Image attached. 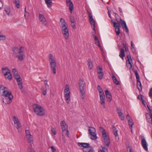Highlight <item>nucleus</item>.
<instances>
[{
  "instance_id": "25",
  "label": "nucleus",
  "mask_w": 152,
  "mask_h": 152,
  "mask_svg": "<svg viewBox=\"0 0 152 152\" xmlns=\"http://www.w3.org/2000/svg\"><path fill=\"white\" fill-rule=\"evenodd\" d=\"M98 89L100 96L101 95H104L103 89L100 86H98Z\"/></svg>"
},
{
  "instance_id": "29",
  "label": "nucleus",
  "mask_w": 152,
  "mask_h": 152,
  "mask_svg": "<svg viewBox=\"0 0 152 152\" xmlns=\"http://www.w3.org/2000/svg\"><path fill=\"white\" fill-rule=\"evenodd\" d=\"M19 0H13V3L15 5L16 7L17 8H19L20 7Z\"/></svg>"
},
{
  "instance_id": "56",
  "label": "nucleus",
  "mask_w": 152,
  "mask_h": 152,
  "mask_svg": "<svg viewBox=\"0 0 152 152\" xmlns=\"http://www.w3.org/2000/svg\"><path fill=\"white\" fill-rule=\"evenodd\" d=\"M50 148L51 149V150L52 151V152H56V149L54 146H51L50 147Z\"/></svg>"
},
{
  "instance_id": "60",
  "label": "nucleus",
  "mask_w": 152,
  "mask_h": 152,
  "mask_svg": "<svg viewBox=\"0 0 152 152\" xmlns=\"http://www.w3.org/2000/svg\"><path fill=\"white\" fill-rule=\"evenodd\" d=\"M126 66L127 68L129 69H130L132 67V65H130V64H128L126 63Z\"/></svg>"
},
{
  "instance_id": "37",
  "label": "nucleus",
  "mask_w": 152,
  "mask_h": 152,
  "mask_svg": "<svg viewBox=\"0 0 152 152\" xmlns=\"http://www.w3.org/2000/svg\"><path fill=\"white\" fill-rule=\"evenodd\" d=\"M97 71L98 74L99 73H102L103 72L102 68L100 67L99 66H98L97 67Z\"/></svg>"
},
{
  "instance_id": "62",
  "label": "nucleus",
  "mask_w": 152,
  "mask_h": 152,
  "mask_svg": "<svg viewBox=\"0 0 152 152\" xmlns=\"http://www.w3.org/2000/svg\"><path fill=\"white\" fill-rule=\"evenodd\" d=\"M111 22H112L113 23V26L114 27H115L116 26V25L117 24V23H116L115 22H114L113 21V20H111Z\"/></svg>"
},
{
  "instance_id": "53",
  "label": "nucleus",
  "mask_w": 152,
  "mask_h": 152,
  "mask_svg": "<svg viewBox=\"0 0 152 152\" xmlns=\"http://www.w3.org/2000/svg\"><path fill=\"white\" fill-rule=\"evenodd\" d=\"M5 39V37L3 35H0V40H3Z\"/></svg>"
},
{
  "instance_id": "30",
  "label": "nucleus",
  "mask_w": 152,
  "mask_h": 152,
  "mask_svg": "<svg viewBox=\"0 0 152 152\" xmlns=\"http://www.w3.org/2000/svg\"><path fill=\"white\" fill-rule=\"evenodd\" d=\"M120 23H121L122 26L123 27H124L125 26H127L126 22L124 20H123L121 19L120 18V21L119 22Z\"/></svg>"
},
{
  "instance_id": "31",
  "label": "nucleus",
  "mask_w": 152,
  "mask_h": 152,
  "mask_svg": "<svg viewBox=\"0 0 152 152\" xmlns=\"http://www.w3.org/2000/svg\"><path fill=\"white\" fill-rule=\"evenodd\" d=\"M128 59V63L127 61H126V63L128 64H130V65H132L131 61H132V59L131 58V56L129 55H128L127 57Z\"/></svg>"
},
{
  "instance_id": "41",
  "label": "nucleus",
  "mask_w": 152,
  "mask_h": 152,
  "mask_svg": "<svg viewBox=\"0 0 152 152\" xmlns=\"http://www.w3.org/2000/svg\"><path fill=\"white\" fill-rule=\"evenodd\" d=\"M108 102H110L112 100V96L111 95H109L106 96Z\"/></svg>"
},
{
  "instance_id": "23",
  "label": "nucleus",
  "mask_w": 152,
  "mask_h": 152,
  "mask_svg": "<svg viewBox=\"0 0 152 152\" xmlns=\"http://www.w3.org/2000/svg\"><path fill=\"white\" fill-rule=\"evenodd\" d=\"M112 78L113 82L116 85H120V82L117 80L115 76L113 75L112 76Z\"/></svg>"
},
{
  "instance_id": "36",
  "label": "nucleus",
  "mask_w": 152,
  "mask_h": 152,
  "mask_svg": "<svg viewBox=\"0 0 152 152\" xmlns=\"http://www.w3.org/2000/svg\"><path fill=\"white\" fill-rule=\"evenodd\" d=\"M25 133L26 134V135L27 136H28V139H30L31 138V135L30 134L29 131L28 130H26L25 131Z\"/></svg>"
},
{
  "instance_id": "3",
  "label": "nucleus",
  "mask_w": 152,
  "mask_h": 152,
  "mask_svg": "<svg viewBox=\"0 0 152 152\" xmlns=\"http://www.w3.org/2000/svg\"><path fill=\"white\" fill-rule=\"evenodd\" d=\"M32 107L36 115L39 116L44 115L45 113V110L41 106L37 104H34Z\"/></svg>"
},
{
  "instance_id": "58",
  "label": "nucleus",
  "mask_w": 152,
  "mask_h": 152,
  "mask_svg": "<svg viewBox=\"0 0 152 152\" xmlns=\"http://www.w3.org/2000/svg\"><path fill=\"white\" fill-rule=\"evenodd\" d=\"M105 93L106 96H107L108 95L111 94L108 90H105Z\"/></svg>"
},
{
  "instance_id": "26",
  "label": "nucleus",
  "mask_w": 152,
  "mask_h": 152,
  "mask_svg": "<svg viewBox=\"0 0 152 152\" xmlns=\"http://www.w3.org/2000/svg\"><path fill=\"white\" fill-rule=\"evenodd\" d=\"M112 127L114 131L113 134L114 135L115 138H116L117 137H118V131L117 130H116V128L114 126H112Z\"/></svg>"
},
{
  "instance_id": "21",
  "label": "nucleus",
  "mask_w": 152,
  "mask_h": 152,
  "mask_svg": "<svg viewBox=\"0 0 152 152\" xmlns=\"http://www.w3.org/2000/svg\"><path fill=\"white\" fill-rule=\"evenodd\" d=\"M125 55L124 50L123 48H121V49L119 56L123 60Z\"/></svg>"
},
{
  "instance_id": "15",
  "label": "nucleus",
  "mask_w": 152,
  "mask_h": 152,
  "mask_svg": "<svg viewBox=\"0 0 152 152\" xmlns=\"http://www.w3.org/2000/svg\"><path fill=\"white\" fill-rule=\"evenodd\" d=\"M141 143L144 149L146 151L148 150L147 143L144 138L142 139V140Z\"/></svg>"
},
{
  "instance_id": "17",
  "label": "nucleus",
  "mask_w": 152,
  "mask_h": 152,
  "mask_svg": "<svg viewBox=\"0 0 152 152\" xmlns=\"http://www.w3.org/2000/svg\"><path fill=\"white\" fill-rule=\"evenodd\" d=\"M134 74L136 77L137 80V86H141L140 82V77L137 71H134Z\"/></svg>"
},
{
  "instance_id": "42",
  "label": "nucleus",
  "mask_w": 152,
  "mask_h": 152,
  "mask_svg": "<svg viewBox=\"0 0 152 152\" xmlns=\"http://www.w3.org/2000/svg\"><path fill=\"white\" fill-rule=\"evenodd\" d=\"M13 120L14 123L15 124H17L19 122L18 120L16 118L15 116L13 117Z\"/></svg>"
},
{
  "instance_id": "1",
  "label": "nucleus",
  "mask_w": 152,
  "mask_h": 152,
  "mask_svg": "<svg viewBox=\"0 0 152 152\" xmlns=\"http://www.w3.org/2000/svg\"><path fill=\"white\" fill-rule=\"evenodd\" d=\"M2 93V96L5 97L3 102L6 104H10L13 97L11 91H8L7 88L4 86H0V94Z\"/></svg>"
},
{
  "instance_id": "48",
  "label": "nucleus",
  "mask_w": 152,
  "mask_h": 152,
  "mask_svg": "<svg viewBox=\"0 0 152 152\" xmlns=\"http://www.w3.org/2000/svg\"><path fill=\"white\" fill-rule=\"evenodd\" d=\"M31 147H29L28 151L30 152H35L34 150L31 148Z\"/></svg>"
},
{
  "instance_id": "38",
  "label": "nucleus",
  "mask_w": 152,
  "mask_h": 152,
  "mask_svg": "<svg viewBox=\"0 0 152 152\" xmlns=\"http://www.w3.org/2000/svg\"><path fill=\"white\" fill-rule=\"evenodd\" d=\"M83 152H95L94 150L92 149H90L88 150H86V149H83Z\"/></svg>"
},
{
  "instance_id": "54",
  "label": "nucleus",
  "mask_w": 152,
  "mask_h": 152,
  "mask_svg": "<svg viewBox=\"0 0 152 152\" xmlns=\"http://www.w3.org/2000/svg\"><path fill=\"white\" fill-rule=\"evenodd\" d=\"M131 49L134 53L135 54H137V52L135 48H131Z\"/></svg>"
},
{
  "instance_id": "55",
  "label": "nucleus",
  "mask_w": 152,
  "mask_h": 152,
  "mask_svg": "<svg viewBox=\"0 0 152 152\" xmlns=\"http://www.w3.org/2000/svg\"><path fill=\"white\" fill-rule=\"evenodd\" d=\"M51 131L52 133H53L54 135H55L56 134V132L54 128H52Z\"/></svg>"
},
{
  "instance_id": "27",
  "label": "nucleus",
  "mask_w": 152,
  "mask_h": 152,
  "mask_svg": "<svg viewBox=\"0 0 152 152\" xmlns=\"http://www.w3.org/2000/svg\"><path fill=\"white\" fill-rule=\"evenodd\" d=\"M102 149L99 150L98 152H108V149L105 146H101Z\"/></svg>"
},
{
  "instance_id": "28",
  "label": "nucleus",
  "mask_w": 152,
  "mask_h": 152,
  "mask_svg": "<svg viewBox=\"0 0 152 152\" xmlns=\"http://www.w3.org/2000/svg\"><path fill=\"white\" fill-rule=\"evenodd\" d=\"M60 22L61 24V27H62V26H65L67 25L65 20L63 18H61L60 19Z\"/></svg>"
},
{
  "instance_id": "7",
  "label": "nucleus",
  "mask_w": 152,
  "mask_h": 152,
  "mask_svg": "<svg viewBox=\"0 0 152 152\" xmlns=\"http://www.w3.org/2000/svg\"><path fill=\"white\" fill-rule=\"evenodd\" d=\"M87 12L89 16V21L91 25L92 28L95 31V21L93 18L92 14L88 10L87 11Z\"/></svg>"
},
{
  "instance_id": "61",
  "label": "nucleus",
  "mask_w": 152,
  "mask_h": 152,
  "mask_svg": "<svg viewBox=\"0 0 152 152\" xmlns=\"http://www.w3.org/2000/svg\"><path fill=\"white\" fill-rule=\"evenodd\" d=\"M92 35L93 37H94V39L95 41H97V40H98V38L95 35H94V34H93V33Z\"/></svg>"
},
{
  "instance_id": "39",
  "label": "nucleus",
  "mask_w": 152,
  "mask_h": 152,
  "mask_svg": "<svg viewBox=\"0 0 152 152\" xmlns=\"http://www.w3.org/2000/svg\"><path fill=\"white\" fill-rule=\"evenodd\" d=\"M140 97H141V101L142 102V103L144 105V106L145 107H146V104H145V102L144 100L143 99V97H144V96L143 95H140Z\"/></svg>"
},
{
  "instance_id": "50",
  "label": "nucleus",
  "mask_w": 152,
  "mask_h": 152,
  "mask_svg": "<svg viewBox=\"0 0 152 152\" xmlns=\"http://www.w3.org/2000/svg\"><path fill=\"white\" fill-rule=\"evenodd\" d=\"M70 21L71 22V23H74L75 19L73 17L71 16L70 18Z\"/></svg>"
},
{
  "instance_id": "2",
  "label": "nucleus",
  "mask_w": 152,
  "mask_h": 152,
  "mask_svg": "<svg viewBox=\"0 0 152 152\" xmlns=\"http://www.w3.org/2000/svg\"><path fill=\"white\" fill-rule=\"evenodd\" d=\"M13 55L15 57L18 58L20 61H22L24 59V50L22 46L20 48L14 47L12 48Z\"/></svg>"
},
{
  "instance_id": "57",
  "label": "nucleus",
  "mask_w": 152,
  "mask_h": 152,
  "mask_svg": "<svg viewBox=\"0 0 152 152\" xmlns=\"http://www.w3.org/2000/svg\"><path fill=\"white\" fill-rule=\"evenodd\" d=\"M2 70L3 73H5V72L7 70H9L8 68L7 67L3 68L2 69Z\"/></svg>"
},
{
  "instance_id": "43",
  "label": "nucleus",
  "mask_w": 152,
  "mask_h": 152,
  "mask_svg": "<svg viewBox=\"0 0 152 152\" xmlns=\"http://www.w3.org/2000/svg\"><path fill=\"white\" fill-rule=\"evenodd\" d=\"M98 77L99 79L101 80L102 79L103 77V76L104 75V74L103 72L102 73H98Z\"/></svg>"
},
{
  "instance_id": "47",
  "label": "nucleus",
  "mask_w": 152,
  "mask_h": 152,
  "mask_svg": "<svg viewBox=\"0 0 152 152\" xmlns=\"http://www.w3.org/2000/svg\"><path fill=\"white\" fill-rule=\"evenodd\" d=\"M148 108L150 111V113L151 114V117L152 118V109L150 108L148 105L147 106Z\"/></svg>"
},
{
  "instance_id": "35",
  "label": "nucleus",
  "mask_w": 152,
  "mask_h": 152,
  "mask_svg": "<svg viewBox=\"0 0 152 152\" xmlns=\"http://www.w3.org/2000/svg\"><path fill=\"white\" fill-rule=\"evenodd\" d=\"M15 79L17 81L18 86H22V81L20 77L18 78V79Z\"/></svg>"
},
{
  "instance_id": "18",
  "label": "nucleus",
  "mask_w": 152,
  "mask_h": 152,
  "mask_svg": "<svg viewBox=\"0 0 152 152\" xmlns=\"http://www.w3.org/2000/svg\"><path fill=\"white\" fill-rule=\"evenodd\" d=\"M66 4L67 6L69 7V10L70 13L72 14L73 10L74 9V6L72 3L71 2L68 3H67Z\"/></svg>"
},
{
  "instance_id": "33",
  "label": "nucleus",
  "mask_w": 152,
  "mask_h": 152,
  "mask_svg": "<svg viewBox=\"0 0 152 152\" xmlns=\"http://www.w3.org/2000/svg\"><path fill=\"white\" fill-rule=\"evenodd\" d=\"M126 148L128 152H132L133 151H132V147L130 144H129L127 145L126 146Z\"/></svg>"
},
{
  "instance_id": "46",
  "label": "nucleus",
  "mask_w": 152,
  "mask_h": 152,
  "mask_svg": "<svg viewBox=\"0 0 152 152\" xmlns=\"http://www.w3.org/2000/svg\"><path fill=\"white\" fill-rule=\"evenodd\" d=\"M64 134H65L66 136L67 137H69V132L68 129L65 131V133Z\"/></svg>"
},
{
  "instance_id": "5",
  "label": "nucleus",
  "mask_w": 152,
  "mask_h": 152,
  "mask_svg": "<svg viewBox=\"0 0 152 152\" xmlns=\"http://www.w3.org/2000/svg\"><path fill=\"white\" fill-rule=\"evenodd\" d=\"M49 57L51 69L53 73L54 74H56V62L53 58V55L51 54L50 53L49 54Z\"/></svg>"
},
{
  "instance_id": "4",
  "label": "nucleus",
  "mask_w": 152,
  "mask_h": 152,
  "mask_svg": "<svg viewBox=\"0 0 152 152\" xmlns=\"http://www.w3.org/2000/svg\"><path fill=\"white\" fill-rule=\"evenodd\" d=\"M99 130L102 134L104 142L105 145L108 147L110 143L109 136L107 134V133L105 129L102 127L100 126L99 127Z\"/></svg>"
},
{
  "instance_id": "45",
  "label": "nucleus",
  "mask_w": 152,
  "mask_h": 152,
  "mask_svg": "<svg viewBox=\"0 0 152 152\" xmlns=\"http://www.w3.org/2000/svg\"><path fill=\"white\" fill-rule=\"evenodd\" d=\"M88 67L89 69H91L93 66L92 63L90 61H88Z\"/></svg>"
},
{
  "instance_id": "63",
  "label": "nucleus",
  "mask_w": 152,
  "mask_h": 152,
  "mask_svg": "<svg viewBox=\"0 0 152 152\" xmlns=\"http://www.w3.org/2000/svg\"><path fill=\"white\" fill-rule=\"evenodd\" d=\"M19 89L21 90L22 92H24V91L23 89V86H19Z\"/></svg>"
},
{
  "instance_id": "59",
  "label": "nucleus",
  "mask_w": 152,
  "mask_h": 152,
  "mask_svg": "<svg viewBox=\"0 0 152 152\" xmlns=\"http://www.w3.org/2000/svg\"><path fill=\"white\" fill-rule=\"evenodd\" d=\"M12 72L13 74V75L14 74H16L17 73H18V71L15 69H12Z\"/></svg>"
},
{
  "instance_id": "52",
  "label": "nucleus",
  "mask_w": 152,
  "mask_h": 152,
  "mask_svg": "<svg viewBox=\"0 0 152 152\" xmlns=\"http://www.w3.org/2000/svg\"><path fill=\"white\" fill-rule=\"evenodd\" d=\"M13 75L15 79H18V78L20 77V76L19 75L18 73H17L16 74H14Z\"/></svg>"
},
{
  "instance_id": "10",
  "label": "nucleus",
  "mask_w": 152,
  "mask_h": 152,
  "mask_svg": "<svg viewBox=\"0 0 152 152\" xmlns=\"http://www.w3.org/2000/svg\"><path fill=\"white\" fill-rule=\"evenodd\" d=\"M77 145L79 147H83L84 148L83 149H86V150H88L87 148H88L92 149V147L90 145V144L88 143L78 142Z\"/></svg>"
},
{
  "instance_id": "22",
  "label": "nucleus",
  "mask_w": 152,
  "mask_h": 152,
  "mask_svg": "<svg viewBox=\"0 0 152 152\" xmlns=\"http://www.w3.org/2000/svg\"><path fill=\"white\" fill-rule=\"evenodd\" d=\"M4 75L9 80H11L12 79V76L10 72V71H9V72H6L4 74Z\"/></svg>"
},
{
  "instance_id": "9",
  "label": "nucleus",
  "mask_w": 152,
  "mask_h": 152,
  "mask_svg": "<svg viewBox=\"0 0 152 152\" xmlns=\"http://www.w3.org/2000/svg\"><path fill=\"white\" fill-rule=\"evenodd\" d=\"M67 25L61 27V30L62 33L64 35L65 38L67 39L69 38V31L67 28Z\"/></svg>"
},
{
  "instance_id": "40",
  "label": "nucleus",
  "mask_w": 152,
  "mask_h": 152,
  "mask_svg": "<svg viewBox=\"0 0 152 152\" xmlns=\"http://www.w3.org/2000/svg\"><path fill=\"white\" fill-rule=\"evenodd\" d=\"M79 86H82L85 85V82L83 80H80L79 83Z\"/></svg>"
},
{
  "instance_id": "13",
  "label": "nucleus",
  "mask_w": 152,
  "mask_h": 152,
  "mask_svg": "<svg viewBox=\"0 0 152 152\" xmlns=\"http://www.w3.org/2000/svg\"><path fill=\"white\" fill-rule=\"evenodd\" d=\"M117 112L120 118L122 121L124 120V116L123 113L121 112V110L120 109V108L118 107H116Z\"/></svg>"
},
{
  "instance_id": "24",
  "label": "nucleus",
  "mask_w": 152,
  "mask_h": 152,
  "mask_svg": "<svg viewBox=\"0 0 152 152\" xmlns=\"http://www.w3.org/2000/svg\"><path fill=\"white\" fill-rule=\"evenodd\" d=\"M80 91L81 94H85V89L86 86H79Z\"/></svg>"
},
{
  "instance_id": "6",
  "label": "nucleus",
  "mask_w": 152,
  "mask_h": 152,
  "mask_svg": "<svg viewBox=\"0 0 152 152\" xmlns=\"http://www.w3.org/2000/svg\"><path fill=\"white\" fill-rule=\"evenodd\" d=\"M69 86H66L64 90L65 99L67 103H69L70 101V92Z\"/></svg>"
},
{
  "instance_id": "12",
  "label": "nucleus",
  "mask_w": 152,
  "mask_h": 152,
  "mask_svg": "<svg viewBox=\"0 0 152 152\" xmlns=\"http://www.w3.org/2000/svg\"><path fill=\"white\" fill-rule=\"evenodd\" d=\"M100 103L103 106L104 108H106V104L105 103V95H100Z\"/></svg>"
},
{
  "instance_id": "20",
  "label": "nucleus",
  "mask_w": 152,
  "mask_h": 152,
  "mask_svg": "<svg viewBox=\"0 0 152 152\" xmlns=\"http://www.w3.org/2000/svg\"><path fill=\"white\" fill-rule=\"evenodd\" d=\"M48 87V86H42L41 88V91L42 92L43 95H45L46 94L47 90Z\"/></svg>"
},
{
  "instance_id": "19",
  "label": "nucleus",
  "mask_w": 152,
  "mask_h": 152,
  "mask_svg": "<svg viewBox=\"0 0 152 152\" xmlns=\"http://www.w3.org/2000/svg\"><path fill=\"white\" fill-rule=\"evenodd\" d=\"M117 24L116 25V28H115V31L116 34L117 35H118L120 33V25L119 23H117Z\"/></svg>"
},
{
  "instance_id": "34",
  "label": "nucleus",
  "mask_w": 152,
  "mask_h": 152,
  "mask_svg": "<svg viewBox=\"0 0 152 152\" xmlns=\"http://www.w3.org/2000/svg\"><path fill=\"white\" fill-rule=\"evenodd\" d=\"M115 15V18L117 23H119L120 19L121 18L116 13H113Z\"/></svg>"
},
{
  "instance_id": "49",
  "label": "nucleus",
  "mask_w": 152,
  "mask_h": 152,
  "mask_svg": "<svg viewBox=\"0 0 152 152\" xmlns=\"http://www.w3.org/2000/svg\"><path fill=\"white\" fill-rule=\"evenodd\" d=\"M17 125V126H16V128L18 129L19 128H20L21 126V125L19 122L17 124H16Z\"/></svg>"
},
{
  "instance_id": "44",
  "label": "nucleus",
  "mask_w": 152,
  "mask_h": 152,
  "mask_svg": "<svg viewBox=\"0 0 152 152\" xmlns=\"http://www.w3.org/2000/svg\"><path fill=\"white\" fill-rule=\"evenodd\" d=\"M128 123L129 126V127H130L132 128V126L134 124V122L132 121V119L131 121H128Z\"/></svg>"
},
{
  "instance_id": "64",
  "label": "nucleus",
  "mask_w": 152,
  "mask_h": 152,
  "mask_svg": "<svg viewBox=\"0 0 152 152\" xmlns=\"http://www.w3.org/2000/svg\"><path fill=\"white\" fill-rule=\"evenodd\" d=\"M137 87L139 89L140 91H142V86H137Z\"/></svg>"
},
{
  "instance_id": "16",
  "label": "nucleus",
  "mask_w": 152,
  "mask_h": 152,
  "mask_svg": "<svg viewBox=\"0 0 152 152\" xmlns=\"http://www.w3.org/2000/svg\"><path fill=\"white\" fill-rule=\"evenodd\" d=\"M4 10L7 15H10L11 12V9L10 7L5 5L4 7Z\"/></svg>"
},
{
  "instance_id": "14",
  "label": "nucleus",
  "mask_w": 152,
  "mask_h": 152,
  "mask_svg": "<svg viewBox=\"0 0 152 152\" xmlns=\"http://www.w3.org/2000/svg\"><path fill=\"white\" fill-rule=\"evenodd\" d=\"M39 19L40 21L42 22V23L45 25L47 24V22L44 16L41 14H39Z\"/></svg>"
},
{
  "instance_id": "51",
  "label": "nucleus",
  "mask_w": 152,
  "mask_h": 152,
  "mask_svg": "<svg viewBox=\"0 0 152 152\" xmlns=\"http://www.w3.org/2000/svg\"><path fill=\"white\" fill-rule=\"evenodd\" d=\"M126 118L128 121H131V120L132 119L129 115H127Z\"/></svg>"
},
{
  "instance_id": "8",
  "label": "nucleus",
  "mask_w": 152,
  "mask_h": 152,
  "mask_svg": "<svg viewBox=\"0 0 152 152\" xmlns=\"http://www.w3.org/2000/svg\"><path fill=\"white\" fill-rule=\"evenodd\" d=\"M88 131L89 132V134L91 135V139L93 140H96L97 137H96V134L95 133L96 130L93 127H89V129H88Z\"/></svg>"
},
{
  "instance_id": "11",
  "label": "nucleus",
  "mask_w": 152,
  "mask_h": 152,
  "mask_svg": "<svg viewBox=\"0 0 152 152\" xmlns=\"http://www.w3.org/2000/svg\"><path fill=\"white\" fill-rule=\"evenodd\" d=\"M60 124L62 129L63 133H64L65 131L68 129L67 125L64 121H61Z\"/></svg>"
},
{
  "instance_id": "32",
  "label": "nucleus",
  "mask_w": 152,
  "mask_h": 152,
  "mask_svg": "<svg viewBox=\"0 0 152 152\" xmlns=\"http://www.w3.org/2000/svg\"><path fill=\"white\" fill-rule=\"evenodd\" d=\"M45 3L47 4L48 7H51L52 1L51 0H45Z\"/></svg>"
}]
</instances>
